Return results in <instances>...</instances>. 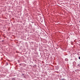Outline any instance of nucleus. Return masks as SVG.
<instances>
[{
  "label": "nucleus",
  "instance_id": "3",
  "mask_svg": "<svg viewBox=\"0 0 80 80\" xmlns=\"http://www.w3.org/2000/svg\"><path fill=\"white\" fill-rule=\"evenodd\" d=\"M79 59H80V57H79Z\"/></svg>",
  "mask_w": 80,
  "mask_h": 80
},
{
  "label": "nucleus",
  "instance_id": "1",
  "mask_svg": "<svg viewBox=\"0 0 80 80\" xmlns=\"http://www.w3.org/2000/svg\"><path fill=\"white\" fill-rule=\"evenodd\" d=\"M62 80H66L65 79L63 78L62 79Z\"/></svg>",
  "mask_w": 80,
  "mask_h": 80
},
{
  "label": "nucleus",
  "instance_id": "2",
  "mask_svg": "<svg viewBox=\"0 0 80 80\" xmlns=\"http://www.w3.org/2000/svg\"><path fill=\"white\" fill-rule=\"evenodd\" d=\"M12 80H15V78H12Z\"/></svg>",
  "mask_w": 80,
  "mask_h": 80
}]
</instances>
